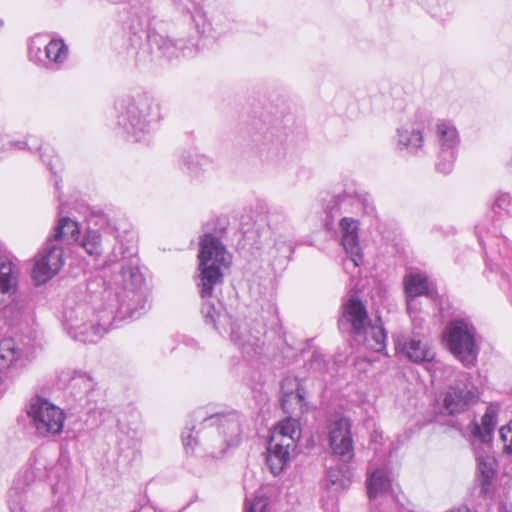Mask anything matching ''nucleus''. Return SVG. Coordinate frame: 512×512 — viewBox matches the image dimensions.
Masks as SVG:
<instances>
[{"mask_svg":"<svg viewBox=\"0 0 512 512\" xmlns=\"http://www.w3.org/2000/svg\"><path fill=\"white\" fill-rule=\"evenodd\" d=\"M111 269V291H107L111 311L119 320L136 319L147 310L148 293L139 268V258L131 251L119 247L108 256Z\"/></svg>","mask_w":512,"mask_h":512,"instance_id":"f257e3e1","label":"nucleus"},{"mask_svg":"<svg viewBox=\"0 0 512 512\" xmlns=\"http://www.w3.org/2000/svg\"><path fill=\"white\" fill-rule=\"evenodd\" d=\"M198 258L200 274L197 286L203 299L201 314L207 325L217 329L220 310L216 307L213 294L223 282L224 270L231 264V255L218 238L205 234L200 240Z\"/></svg>","mask_w":512,"mask_h":512,"instance_id":"f03ea898","label":"nucleus"},{"mask_svg":"<svg viewBox=\"0 0 512 512\" xmlns=\"http://www.w3.org/2000/svg\"><path fill=\"white\" fill-rule=\"evenodd\" d=\"M193 418L198 425L186 427L182 433V442L186 452H193L194 446L198 442V434L207 430L206 437H212L217 434L220 438L216 445L217 451H213L214 456L223 454L229 447L238 445L241 435L240 416L236 412L214 413L206 415L203 410L194 412Z\"/></svg>","mask_w":512,"mask_h":512,"instance_id":"7ed1b4c3","label":"nucleus"},{"mask_svg":"<svg viewBox=\"0 0 512 512\" xmlns=\"http://www.w3.org/2000/svg\"><path fill=\"white\" fill-rule=\"evenodd\" d=\"M118 124L133 141L145 140L162 119L160 104L149 94L124 96L115 103Z\"/></svg>","mask_w":512,"mask_h":512,"instance_id":"20e7f679","label":"nucleus"},{"mask_svg":"<svg viewBox=\"0 0 512 512\" xmlns=\"http://www.w3.org/2000/svg\"><path fill=\"white\" fill-rule=\"evenodd\" d=\"M118 317L107 307L95 315L85 303L67 306L63 312V326L75 340L84 343L97 342Z\"/></svg>","mask_w":512,"mask_h":512,"instance_id":"39448f33","label":"nucleus"},{"mask_svg":"<svg viewBox=\"0 0 512 512\" xmlns=\"http://www.w3.org/2000/svg\"><path fill=\"white\" fill-rule=\"evenodd\" d=\"M339 327L353 333L359 343L372 351L382 352L386 348L384 329L370 323L366 307L359 299L352 298L344 305Z\"/></svg>","mask_w":512,"mask_h":512,"instance_id":"423d86ee","label":"nucleus"},{"mask_svg":"<svg viewBox=\"0 0 512 512\" xmlns=\"http://www.w3.org/2000/svg\"><path fill=\"white\" fill-rule=\"evenodd\" d=\"M147 39L156 57L167 61L190 58L199 52L197 39L193 37L173 39L165 33L164 23L161 21L150 23Z\"/></svg>","mask_w":512,"mask_h":512,"instance_id":"0eeeda50","label":"nucleus"},{"mask_svg":"<svg viewBox=\"0 0 512 512\" xmlns=\"http://www.w3.org/2000/svg\"><path fill=\"white\" fill-rule=\"evenodd\" d=\"M443 337L448 350L465 367L470 368L476 364L478 349L475 342V329L470 322L463 319L450 321Z\"/></svg>","mask_w":512,"mask_h":512,"instance_id":"6e6552de","label":"nucleus"},{"mask_svg":"<svg viewBox=\"0 0 512 512\" xmlns=\"http://www.w3.org/2000/svg\"><path fill=\"white\" fill-rule=\"evenodd\" d=\"M266 325L262 318L231 324L230 340L247 360L259 359L265 353Z\"/></svg>","mask_w":512,"mask_h":512,"instance_id":"1a4fd4ad","label":"nucleus"},{"mask_svg":"<svg viewBox=\"0 0 512 512\" xmlns=\"http://www.w3.org/2000/svg\"><path fill=\"white\" fill-rule=\"evenodd\" d=\"M27 415L36 434L41 437H51L62 432L65 420L63 410L45 399H32Z\"/></svg>","mask_w":512,"mask_h":512,"instance_id":"9d476101","label":"nucleus"},{"mask_svg":"<svg viewBox=\"0 0 512 512\" xmlns=\"http://www.w3.org/2000/svg\"><path fill=\"white\" fill-rule=\"evenodd\" d=\"M63 265L62 246L48 239L34 258L31 277L36 285L45 284L60 271Z\"/></svg>","mask_w":512,"mask_h":512,"instance_id":"9b49d317","label":"nucleus"},{"mask_svg":"<svg viewBox=\"0 0 512 512\" xmlns=\"http://www.w3.org/2000/svg\"><path fill=\"white\" fill-rule=\"evenodd\" d=\"M33 360L31 353L12 338L0 341V373L15 379Z\"/></svg>","mask_w":512,"mask_h":512,"instance_id":"f8f14e48","label":"nucleus"},{"mask_svg":"<svg viewBox=\"0 0 512 512\" xmlns=\"http://www.w3.org/2000/svg\"><path fill=\"white\" fill-rule=\"evenodd\" d=\"M339 231L341 235V244L348 255L344 262L345 269L349 265L354 268L360 266L363 260L361 247L359 243V222L352 217H342L339 221Z\"/></svg>","mask_w":512,"mask_h":512,"instance_id":"ddd939ff","label":"nucleus"},{"mask_svg":"<svg viewBox=\"0 0 512 512\" xmlns=\"http://www.w3.org/2000/svg\"><path fill=\"white\" fill-rule=\"evenodd\" d=\"M350 429V421L347 418L334 421L329 428V443L333 455L343 463H348L354 456Z\"/></svg>","mask_w":512,"mask_h":512,"instance_id":"4468645a","label":"nucleus"},{"mask_svg":"<svg viewBox=\"0 0 512 512\" xmlns=\"http://www.w3.org/2000/svg\"><path fill=\"white\" fill-rule=\"evenodd\" d=\"M347 204L357 205L362 208L363 213L367 215H375L376 207L372 196L367 192H355L354 195L350 194H339L331 197L329 203L326 206L327 216L333 221V219L341 214L343 206Z\"/></svg>","mask_w":512,"mask_h":512,"instance_id":"2eb2a0df","label":"nucleus"},{"mask_svg":"<svg viewBox=\"0 0 512 512\" xmlns=\"http://www.w3.org/2000/svg\"><path fill=\"white\" fill-rule=\"evenodd\" d=\"M39 500L34 493L21 487L16 481L9 490L8 506L10 512H59L56 507H44L40 510Z\"/></svg>","mask_w":512,"mask_h":512,"instance_id":"dca6fc26","label":"nucleus"},{"mask_svg":"<svg viewBox=\"0 0 512 512\" xmlns=\"http://www.w3.org/2000/svg\"><path fill=\"white\" fill-rule=\"evenodd\" d=\"M423 338V332H414V336H411L403 343L397 340L396 347L401 349L412 362L427 363L428 365L435 358V352Z\"/></svg>","mask_w":512,"mask_h":512,"instance_id":"f3484780","label":"nucleus"},{"mask_svg":"<svg viewBox=\"0 0 512 512\" xmlns=\"http://www.w3.org/2000/svg\"><path fill=\"white\" fill-rule=\"evenodd\" d=\"M60 380L67 382L72 389L77 390L78 394H83L88 403H94V406L89 408L90 411L96 408L98 401L96 397L100 393L95 389L96 383L89 374L77 370H67L61 372Z\"/></svg>","mask_w":512,"mask_h":512,"instance_id":"a211bd4d","label":"nucleus"},{"mask_svg":"<svg viewBox=\"0 0 512 512\" xmlns=\"http://www.w3.org/2000/svg\"><path fill=\"white\" fill-rule=\"evenodd\" d=\"M488 450L476 453V480L480 485L481 494L487 495L491 491L496 473L497 461L494 454L490 450V446H486Z\"/></svg>","mask_w":512,"mask_h":512,"instance_id":"6ab92c4d","label":"nucleus"},{"mask_svg":"<svg viewBox=\"0 0 512 512\" xmlns=\"http://www.w3.org/2000/svg\"><path fill=\"white\" fill-rule=\"evenodd\" d=\"M474 397L475 394L467 382L449 384L448 390L444 393L443 408L451 415L461 413Z\"/></svg>","mask_w":512,"mask_h":512,"instance_id":"aec40b11","label":"nucleus"},{"mask_svg":"<svg viewBox=\"0 0 512 512\" xmlns=\"http://www.w3.org/2000/svg\"><path fill=\"white\" fill-rule=\"evenodd\" d=\"M404 294L407 312L412 315L414 306H417L416 299L420 296H430L428 278L421 272H410L403 278Z\"/></svg>","mask_w":512,"mask_h":512,"instance_id":"412c9836","label":"nucleus"},{"mask_svg":"<svg viewBox=\"0 0 512 512\" xmlns=\"http://www.w3.org/2000/svg\"><path fill=\"white\" fill-rule=\"evenodd\" d=\"M426 369L430 373L432 383L436 385L445 383L459 384L467 382L469 379L468 373L459 371L455 367L435 359L426 366Z\"/></svg>","mask_w":512,"mask_h":512,"instance_id":"4be33fe9","label":"nucleus"},{"mask_svg":"<svg viewBox=\"0 0 512 512\" xmlns=\"http://www.w3.org/2000/svg\"><path fill=\"white\" fill-rule=\"evenodd\" d=\"M393 481V475L386 467L374 470L370 467L367 478V493L370 501L378 496H387L389 493H393Z\"/></svg>","mask_w":512,"mask_h":512,"instance_id":"5701e85b","label":"nucleus"},{"mask_svg":"<svg viewBox=\"0 0 512 512\" xmlns=\"http://www.w3.org/2000/svg\"><path fill=\"white\" fill-rule=\"evenodd\" d=\"M118 441L126 448H135L143 437V427L140 421V415L133 412L130 419L118 421Z\"/></svg>","mask_w":512,"mask_h":512,"instance_id":"b1692460","label":"nucleus"},{"mask_svg":"<svg viewBox=\"0 0 512 512\" xmlns=\"http://www.w3.org/2000/svg\"><path fill=\"white\" fill-rule=\"evenodd\" d=\"M281 405L284 411L293 410V405L300 409L304 406L305 391L296 377L287 376L282 379L281 384Z\"/></svg>","mask_w":512,"mask_h":512,"instance_id":"393cba45","label":"nucleus"},{"mask_svg":"<svg viewBox=\"0 0 512 512\" xmlns=\"http://www.w3.org/2000/svg\"><path fill=\"white\" fill-rule=\"evenodd\" d=\"M294 449L279 443L277 437L270 438L267 447L266 463L274 476L279 475L285 469L290 460V453Z\"/></svg>","mask_w":512,"mask_h":512,"instance_id":"a878e982","label":"nucleus"},{"mask_svg":"<svg viewBox=\"0 0 512 512\" xmlns=\"http://www.w3.org/2000/svg\"><path fill=\"white\" fill-rule=\"evenodd\" d=\"M18 286L17 270L12 262H0V308L6 309L4 303L13 302Z\"/></svg>","mask_w":512,"mask_h":512,"instance_id":"bb28decb","label":"nucleus"},{"mask_svg":"<svg viewBox=\"0 0 512 512\" xmlns=\"http://www.w3.org/2000/svg\"><path fill=\"white\" fill-rule=\"evenodd\" d=\"M399 150H406L412 154H419L424 144L423 132L416 128H398L394 137Z\"/></svg>","mask_w":512,"mask_h":512,"instance_id":"cd10ccee","label":"nucleus"},{"mask_svg":"<svg viewBox=\"0 0 512 512\" xmlns=\"http://www.w3.org/2000/svg\"><path fill=\"white\" fill-rule=\"evenodd\" d=\"M301 435L299 422L291 417L280 421L271 433L270 438H276L286 447H296Z\"/></svg>","mask_w":512,"mask_h":512,"instance_id":"c85d7f7f","label":"nucleus"},{"mask_svg":"<svg viewBox=\"0 0 512 512\" xmlns=\"http://www.w3.org/2000/svg\"><path fill=\"white\" fill-rule=\"evenodd\" d=\"M435 135L441 151H456L459 144L458 131L447 121H438L435 125Z\"/></svg>","mask_w":512,"mask_h":512,"instance_id":"c756f323","label":"nucleus"},{"mask_svg":"<svg viewBox=\"0 0 512 512\" xmlns=\"http://www.w3.org/2000/svg\"><path fill=\"white\" fill-rule=\"evenodd\" d=\"M350 482V471L346 465L328 469L325 485L330 492L337 494L347 489Z\"/></svg>","mask_w":512,"mask_h":512,"instance_id":"7c9ffc66","label":"nucleus"},{"mask_svg":"<svg viewBox=\"0 0 512 512\" xmlns=\"http://www.w3.org/2000/svg\"><path fill=\"white\" fill-rule=\"evenodd\" d=\"M79 233L78 223L68 217H63L59 219L54 234L48 239H52L57 244H59V241L69 244L78 239Z\"/></svg>","mask_w":512,"mask_h":512,"instance_id":"2f4dec72","label":"nucleus"},{"mask_svg":"<svg viewBox=\"0 0 512 512\" xmlns=\"http://www.w3.org/2000/svg\"><path fill=\"white\" fill-rule=\"evenodd\" d=\"M46 67L58 68L68 57V47L61 39H51L45 45Z\"/></svg>","mask_w":512,"mask_h":512,"instance_id":"473e14b6","label":"nucleus"},{"mask_svg":"<svg viewBox=\"0 0 512 512\" xmlns=\"http://www.w3.org/2000/svg\"><path fill=\"white\" fill-rule=\"evenodd\" d=\"M496 425V415L491 409H487L481 419V424L475 423L472 427V434L475 439L479 440L485 446H488L491 439L492 433Z\"/></svg>","mask_w":512,"mask_h":512,"instance_id":"72a5a7b5","label":"nucleus"},{"mask_svg":"<svg viewBox=\"0 0 512 512\" xmlns=\"http://www.w3.org/2000/svg\"><path fill=\"white\" fill-rule=\"evenodd\" d=\"M182 163L192 177L201 176L211 165V159L198 154H185Z\"/></svg>","mask_w":512,"mask_h":512,"instance_id":"f704fd0d","label":"nucleus"},{"mask_svg":"<svg viewBox=\"0 0 512 512\" xmlns=\"http://www.w3.org/2000/svg\"><path fill=\"white\" fill-rule=\"evenodd\" d=\"M80 245L88 255L93 257H99L103 252L101 234L97 230H88Z\"/></svg>","mask_w":512,"mask_h":512,"instance_id":"c9c22d12","label":"nucleus"},{"mask_svg":"<svg viewBox=\"0 0 512 512\" xmlns=\"http://www.w3.org/2000/svg\"><path fill=\"white\" fill-rule=\"evenodd\" d=\"M45 45L46 39L44 35H35L31 38L28 48V55L31 61L46 66Z\"/></svg>","mask_w":512,"mask_h":512,"instance_id":"e433bc0d","label":"nucleus"},{"mask_svg":"<svg viewBox=\"0 0 512 512\" xmlns=\"http://www.w3.org/2000/svg\"><path fill=\"white\" fill-rule=\"evenodd\" d=\"M455 158L456 151L440 150L439 158L436 163V169L443 174H449L453 170Z\"/></svg>","mask_w":512,"mask_h":512,"instance_id":"4c0bfd02","label":"nucleus"},{"mask_svg":"<svg viewBox=\"0 0 512 512\" xmlns=\"http://www.w3.org/2000/svg\"><path fill=\"white\" fill-rule=\"evenodd\" d=\"M307 369L313 373H323L327 370V361L323 354L314 352L307 363Z\"/></svg>","mask_w":512,"mask_h":512,"instance_id":"58836bf2","label":"nucleus"},{"mask_svg":"<svg viewBox=\"0 0 512 512\" xmlns=\"http://www.w3.org/2000/svg\"><path fill=\"white\" fill-rule=\"evenodd\" d=\"M268 499L263 495H256L253 500L246 502V512H267Z\"/></svg>","mask_w":512,"mask_h":512,"instance_id":"ea45409f","label":"nucleus"},{"mask_svg":"<svg viewBox=\"0 0 512 512\" xmlns=\"http://www.w3.org/2000/svg\"><path fill=\"white\" fill-rule=\"evenodd\" d=\"M512 204V197L509 193L499 192L494 199L492 204L493 212H496V209L508 211V208Z\"/></svg>","mask_w":512,"mask_h":512,"instance_id":"a19ab883","label":"nucleus"},{"mask_svg":"<svg viewBox=\"0 0 512 512\" xmlns=\"http://www.w3.org/2000/svg\"><path fill=\"white\" fill-rule=\"evenodd\" d=\"M210 24L215 32L222 34L229 28L230 20L226 19L225 15L218 14L211 17Z\"/></svg>","mask_w":512,"mask_h":512,"instance_id":"79ce46f5","label":"nucleus"},{"mask_svg":"<svg viewBox=\"0 0 512 512\" xmlns=\"http://www.w3.org/2000/svg\"><path fill=\"white\" fill-rule=\"evenodd\" d=\"M253 141L257 144H262L264 146L273 148L275 147V134L272 130L266 129L262 134L254 135Z\"/></svg>","mask_w":512,"mask_h":512,"instance_id":"37998d69","label":"nucleus"},{"mask_svg":"<svg viewBox=\"0 0 512 512\" xmlns=\"http://www.w3.org/2000/svg\"><path fill=\"white\" fill-rule=\"evenodd\" d=\"M500 437L504 443V449L512 454V421L500 429Z\"/></svg>","mask_w":512,"mask_h":512,"instance_id":"c03bdc74","label":"nucleus"},{"mask_svg":"<svg viewBox=\"0 0 512 512\" xmlns=\"http://www.w3.org/2000/svg\"><path fill=\"white\" fill-rule=\"evenodd\" d=\"M409 316L412 320V325H413L412 336H414V332H420V333L423 332L425 335L426 330L423 327L424 320L418 316L417 306H414V308L412 310V315H409Z\"/></svg>","mask_w":512,"mask_h":512,"instance_id":"a18cd8bd","label":"nucleus"},{"mask_svg":"<svg viewBox=\"0 0 512 512\" xmlns=\"http://www.w3.org/2000/svg\"><path fill=\"white\" fill-rule=\"evenodd\" d=\"M278 218H280V215L275 214V216L271 218L270 226L273 228L275 232L281 233L282 231L286 230V225L285 223L280 224L278 222Z\"/></svg>","mask_w":512,"mask_h":512,"instance_id":"49530a36","label":"nucleus"},{"mask_svg":"<svg viewBox=\"0 0 512 512\" xmlns=\"http://www.w3.org/2000/svg\"><path fill=\"white\" fill-rule=\"evenodd\" d=\"M13 379L11 378H6V374H4V376H0V396L6 391L9 383L12 381Z\"/></svg>","mask_w":512,"mask_h":512,"instance_id":"de8ad7c7","label":"nucleus"},{"mask_svg":"<svg viewBox=\"0 0 512 512\" xmlns=\"http://www.w3.org/2000/svg\"><path fill=\"white\" fill-rule=\"evenodd\" d=\"M192 22L194 24V28L196 30V32L199 34V35H203L206 33V29L204 26H200V24L196 21V18L195 17H192Z\"/></svg>","mask_w":512,"mask_h":512,"instance_id":"09e8293b","label":"nucleus"},{"mask_svg":"<svg viewBox=\"0 0 512 512\" xmlns=\"http://www.w3.org/2000/svg\"><path fill=\"white\" fill-rule=\"evenodd\" d=\"M278 321H279V319H278L276 310H275V308H273L272 312H271V327L273 329H275V325L278 323Z\"/></svg>","mask_w":512,"mask_h":512,"instance_id":"8fccbe9b","label":"nucleus"},{"mask_svg":"<svg viewBox=\"0 0 512 512\" xmlns=\"http://www.w3.org/2000/svg\"><path fill=\"white\" fill-rule=\"evenodd\" d=\"M501 512H512V511L507 505L503 504L501 506Z\"/></svg>","mask_w":512,"mask_h":512,"instance_id":"3c124183","label":"nucleus"},{"mask_svg":"<svg viewBox=\"0 0 512 512\" xmlns=\"http://www.w3.org/2000/svg\"><path fill=\"white\" fill-rule=\"evenodd\" d=\"M371 512H380V511H378L376 507L372 506L371 507Z\"/></svg>","mask_w":512,"mask_h":512,"instance_id":"603ef678","label":"nucleus"},{"mask_svg":"<svg viewBox=\"0 0 512 512\" xmlns=\"http://www.w3.org/2000/svg\"><path fill=\"white\" fill-rule=\"evenodd\" d=\"M3 25V21L0 19V27H2Z\"/></svg>","mask_w":512,"mask_h":512,"instance_id":"864d4df0","label":"nucleus"},{"mask_svg":"<svg viewBox=\"0 0 512 512\" xmlns=\"http://www.w3.org/2000/svg\"><path fill=\"white\" fill-rule=\"evenodd\" d=\"M155 512H161V511H157V510H155Z\"/></svg>","mask_w":512,"mask_h":512,"instance_id":"5fc2aeb1","label":"nucleus"}]
</instances>
